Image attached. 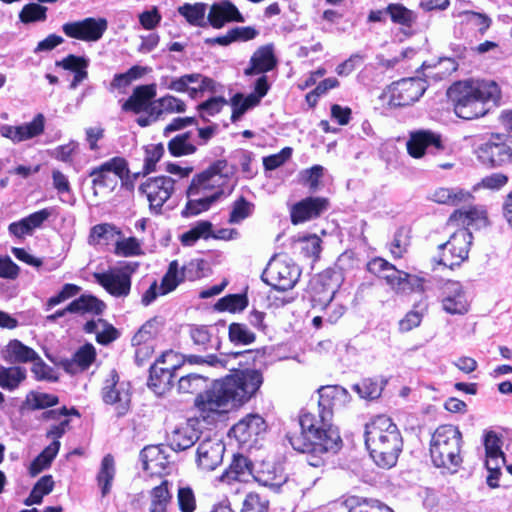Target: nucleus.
<instances>
[{"label":"nucleus","mask_w":512,"mask_h":512,"mask_svg":"<svg viewBox=\"0 0 512 512\" xmlns=\"http://www.w3.org/2000/svg\"><path fill=\"white\" fill-rule=\"evenodd\" d=\"M462 433L454 425H441L431 435L429 453L433 465L456 472L463 459Z\"/></svg>","instance_id":"nucleus-5"},{"label":"nucleus","mask_w":512,"mask_h":512,"mask_svg":"<svg viewBox=\"0 0 512 512\" xmlns=\"http://www.w3.org/2000/svg\"><path fill=\"white\" fill-rule=\"evenodd\" d=\"M488 223L487 211L483 206H472L468 209L455 210L449 217L448 225L460 228L483 227Z\"/></svg>","instance_id":"nucleus-27"},{"label":"nucleus","mask_w":512,"mask_h":512,"mask_svg":"<svg viewBox=\"0 0 512 512\" xmlns=\"http://www.w3.org/2000/svg\"><path fill=\"white\" fill-rule=\"evenodd\" d=\"M207 383V378L200 375L191 373L182 376L177 383V390L179 393L193 394L202 390Z\"/></svg>","instance_id":"nucleus-51"},{"label":"nucleus","mask_w":512,"mask_h":512,"mask_svg":"<svg viewBox=\"0 0 512 512\" xmlns=\"http://www.w3.org/2000/svg\"><path fill=\"white\" fill-rule=\"evenodd\" d=\"M212 227L213 224L210 221H198L189 230L182 233L180 241L184 246H193L200 239L207 240L212 235Z\"/></svg>","instance_id":"nucleus-43"},{"label":"nucleus","mask_w":512,"mask_h":512,"mask_svg":"<svg viewBox=\"0 0 512 512\" xmlns=\"http://www.w3.org/2000/svg\"><path fill=\"white\" fill-rule=\"evenodd\" d=\"M45 129V117L38 113L30 122L20 125L3 124L0 126V135L14 144L28 141L40 136Z\"/></svg>","instance_id":"nucleus-21"},{"label":"nucleus","mask_w":512,"mask_h":512,"mask_svg":"<svg viewBox=\"0 0 512 512\" xmlns=\"http://www.w3.org/2000/svg\"><path fill=\"white\" fill-rule=\"evenodd\" d=\"M104 308V302L92 295H81L67 306V310L70 313H89L95 315L101 314Z\"/></svg>","instance_id":"nucleus-38"},{"label":"nucleus","mask_w":512,"mask_h":512,"mask_svg":"<svg viewBox=\"0 0 512 512\" xmlns=\"http://www.w3.org/2000/svg\"><path fill=\"white\" fill-rule=\"evenodd\" d=\"M129 384L120 382L116 371L112 370L102 388V398L106 404L114 405L119 415H124L130 406Z\"/></svg>","instance_id":"nucleus-17"},{"label":"nucleus","mask_w":512,"mask_h":512,"mask_svg":"<svg viewBox=\"0 0 512 512\" xmlns=\"http://www.w3.org/2000/svg\"><path fill=\"white\" fill-rule=\"evenodd\" d=\"M157 94L156 84L140 85L134 88L132 94L124 101L121 108L125 112L148 115Z\"/></svg>","instance_id":"nucleus-24"},{"label":"nucleus","mask_w":512,"mask_h":512,"mask_svg":"<svg viewBox=\"0 0 512 512\" xmlns=\"http://www.w3.org/2000/svg\"><path fill=\"white\" fill-rule=\"evenodd\" d=\"M187 198L188 201L182 210V215L184 217L196 216L202 212L207 211L212 204L215 202L211 201L212 196L209 198L201 197V196H192L189 194V190H187Z\"/></svg>","instance_id":"nucleus-53"},{"label":"nucleus","mask_w":512,"mask_h":512,"mask_svg":"<svg viewBox=\"0 0 512 512\" xmlns=\"http://www.w3.org/2000/svg\"><path fill=\"white\" fill-rule=\"evenodd\" d=\"M253 479L260 485L275 491H292L295 486L294 480L288 479L280 469L267 463H262L258 469L254 470Z\"/></svg>","instance_id":"nucleus-23"},{"label":"nucleus","mask_w":512,"mask_h":512,"mask_svg":"<svg viewBox=\"0 0 512 512\" xmlns=\"http://www.w3.org/2000/svg\"><path fill=\"white\" fill-rule=\"evenodd\" d=\"M139 192L146 197L150 210L159 214L175 192V180L165 175L148 177L140 184Z\"/></svg>","instance_id":"nucleus-10"},{"label":"nucleus","mask_w":512,"mask_h":512,"mask_svg":"<svg viewBox=\"0 0 512 512\" xmlns=\"http://www.w3.org/2000/svg\"><path fill=\"white\" fill-rule=\"evenodd\" d=\"M161 323L157 318H153L144 323L132 338L134 346H140L150 342L159 332Z\"/></svg>","instance_id":"nucleus-55"},{"label":"nucleus","mask_w":512,"mask_h":512,"mask_svg":"<svg viewBox=\"0 0 512 512\" xmlns=\"http://www.w3.org/2000/svg\"><path fill=\"white\" fill-rule=\"evenodd\" d=\"M186 103L171 94H166L155 101L148 115H139L136 123L141 127H148L158 121L163 114H181L186 111Z\"/></svg>","instance_id":"nucleus-19"},{"label":"nucleus","mask_w":512,"mask_h":512,"mask_svg":"<svg viewBox=\"0 0 512 512\" xmlns=\"http://www.w3.org/2000/svg\"><path fill=\"white\" fill-rule=\"evenodd\" d=\"M226 168L225 161H217L205 171L195 175L187 189L189 194L207 198L212 196L213 202H217L222 196L229 195L234 184Z\"/></svg>","instance_id":"nucleus-6"},{"label":"nucleus","mask_w":512,"mask_h":512,"mask_svg":"<svg viewBox=\"0 0 512 512\" xmlns=\"http://www.w3.org/2000/svg\"><path fill=\"white\" fill-rule=\"evenodd\" d=\"M410 232L407 228L398 229L390 243V252L394 258H401L410 246Z\"/></svg>","instance_id":"nucleus-56"},{"label":"nucleus","mask_w":512,"mask_h":512,"mask_svg":"<svg viewBox=\"0 0 512 512\" xmlns=\"http://www.w3.org/2000/svg\"><path fill=\"white\" fill-rule=\"evenodd\" d=\"M443 310L451 315H465L470 309V300L462 283L447 281L442 289Z\"/></svg>","instance_id":"nucleus-20"},{"label":"nucleus","mask_w":512,"mask_h":512,"mask_svg":"<svg viewBox=\"0 0 512 512\" xmlns=\"http://www.w3.org/2000/svg\"><path fill=\"white\" fill-rule=\"evenodd\" d=\"M172 495L169 490V482L162 481L160 485L150 491L149 512H167Z\"/></svg>","instance_id":"nucleus-41"},{"label":"nucleus","mask_w":512,"mask_h":512,"mask_svg":"<svg viewBox=\"0 0 512 512\" xmlns=\"http://www.w3.org/2000/svg\"><path fill=\"white\" fill-rule=\"evenodd\" d=\"M206 9L207 5L202 2L194 4L184 3L177 8V12L184 17L190 25L202 27L205 25Z\"/></svg>","instance_id":"nucleus-42"},{"label":"nucleus","mask_w":512,"mask_h":512,"mask_svg":"<svg viewBox=\"0 0 512 512\" xmlns=\"http://www.w3.org/2000/svg\"><path fill=\"white\" fill-rule=\"evenodd\" d=\"M176 359L177 354L174 351H166L150 368L148 386L156 395H163L171 388L174 372L179 368V365L174 363Z\"/></svg>","instance_id":"nucleus-13"},{"label":"nucleus","mask_w":512,"mask_h":512,"mask_svg":"<svg viewBox=\"0 0 512 512\" xmlns=\"http://www.w3.org/2000/svg\"><path fill=\"white\" fill-rule=\"evenodd\" d=\"M60 449L59 441H52L30 464L29 473L31 476H36L43 470L50 467L52 461L57 456Z\"/></svg>","instance_id":"nucleus-40"},{"label":"nucleus","mask_w":512,"mask_h":512,"mask_svg":"<svg viewBox=\"0 0 512 512\" xmlns=\"http://www.w3.org/2000/svg\"><path fill=\"white\" fill-rule=\"evenodd\" d=\"M189 138L190 134L184 133L171 139L168 143V150L171 155L181 157L193 154L196 151V147L189 141Z\"/></svg>","instance_id":"nucleus-54"},{"label":"nucleus","mask_w":512,"mask_h":512,"mask_svg":"<svg viewBox=\"0 0 512 512\" xmlns=\"http://www.w3.org/2000/svg\"><path fill=\"white\" fill-rule=\"evenodd\" d=\"M365 445L375 464L389 469L396 465L403 439L391 418L379 415L365 425Z\"/></svg>","instance_id":"nucleus-4"},{"label":"nucleus","mask_w":512,"mask_h":512,"mask_svg":"<svg viewBox=\"0 0 512 512\" xmlns=\"http://www.w3.org/2000/svg\"><path fill=\"white\" fill-rule=\"evenodd\" d=\"M269 501L257 493H249L243 501L242 512H268Z\"/></svg>","instance_id":"nucleus-63"},{"label":"nucleus","mask_w":512,"mask_h":512,"mask_svg":"<svg viewBox=\"0 0 512 512\" xmlns=\"http://www.w3.org/2000/svg\"><path fill=\"white\" fill-rule=\"evenodd\" d=\"M427 89V83L421 78H404L388 87L389 105L408 106L420 99Z\"/></svg>","instance_id":"nucleus-15"},{"label":"nucleus","mask_w":512,"mask_h":512,"mask_svg":"<svg viewBox=\"0 0 512 512\" xmlns=\"http://www.w3.org/2000/svg\"><path fill=\"white\" fill-rule=\"evenodd\" d=\"M336 289L330 285H321L313 287V294L311 298L312 306L314 308L326 309L332 303L335 296Z\"/></svg>","instance_id":"nucleus-58"},{"label":"nucleus","mask_w":512,"mask_h":512,"mask_svg":"<svg viewBox=\"0 0 512 512\" xmlns=\"http://www.w3.org/2000/svg\"><path fill=\"white\" fill-rule=\"evenodd\" d=\"M53 486L54 481L52 479V476L46 475L41 477L33 487L25 503L27 505L41 503L43 497L52 491Z\"/></svg>","instance_id":"nucleus-57"},{"label":"nucleus","mask_w":512,"mask_h":512,"mask_svg":"<svg viewBox=\"0 0 512 512\" xmlns=\"http://www.w3.org/2000/svg\"><path fill=\"white\" fill-rule=\"evenodd\" d=\"M478 158L491 167H501L512 163V149L503 142L500 135H492L490 140L478 148Z\"/></svg>","instance_id":"nucleus-18"},{"label":"nucleus","mask_w":512,"mask_h":512,"mask_svg":"<svg viewBox=\"0 0 512 512\" xmlns=\"http://www.w3.org/2000/svg\"><path fill=\"white\" fill-rule=\"evenodd\" d=\"M58 403L55 395L47 393L30 392L26 397V404L31 409H44Z\"/></svg>","instance_id":"nucleus-61"},{"label":"nucleus","mask_w":512,"mask_h":512,"mask_svg":"<svg viewBox=\"0 0 512 512\" xmlns=\"http://www.w3.org/2000/svg\"><path fill=\"white\" fill-rule=\"evenodd\" d=\"M75 414L78 415L77 411L75 409H72L71 412H68L66 408H63L61 410H51L48 412V414L55 418L59 419V423L52 425L49 430L46 433L47 438L53 439V441H59V438H61L65 432L67 431L69 427V420L66 418V416L69 414Z\"/></svg>","instance_id":"nucleus-48"},{"label":"nucleus","mask_w":512,"mask_h":512,"mask_svg":"<svg viewBox=\"0 0 512 512\" xmlns=\"http://www.w3.org/2000/svg\"><path fill=\"white\" fill-rule=\"evenodd\" d=\"M119 236H121V231L116 226L109 223L98 224L91 228L89 243L108 245L112 242L116 243Z\"/></svg>","instance_id":"nucleus-39"},{"label":"nucleus","mask_w":512,"mask_h":512,"mask_svg":"<svg viewBox=\"0 0 512 512\" xmlns=\"http://www.w3.org/2000/svg\"><path fill=\"white\" fill-rule=\"evenodd\" d=\"M115 476V463L113 457L108 454L104 456L97 476L98 484L101 487L103 496H106L111 489V483Z\"/></svg>","instance_id":"nucleus-47"},{"label":"nucleus","mask_w":512,"mask_h":512,"mask_svg":"<svg viewBox=\"0 0 512 512\" xmlns=\"http://www.w3.org/2000/svg\"><path fill=\"white\" fill-rule=\"evenodd\" d=\"M254 205L241 197L237 199L233 205L229 215V223L239 224L246 218H248L253 212Z\"/></svg>","instance_id":"nucleus-60"},{"label":"nucleus","mask_w":512,"mask_h":512,"mask_svg":"<svg viewBox=\"0 0 512 512\" xmlns=\"http://www.w3.org/2000/svg\"><path fill=\"white\" fill-rule=\"evenodd\" d=\"M107 28L108 21L105 18L87 17L63 24L62 31L69 38L84 42H97L103 37Z\"/></svg>","instance_id":"nucleus-16"},{"label":"nucleus","mask_w":512,"mask_h":512,"mask_svg":"<svg viewBox=\"0 0 512 512\" xmlns=\"http://www.w3.org/2000/svg\"><path fill=\"white\" fill-rule=\"evenodd\" d=\"M262 373L246 369L215 381L195 398V407L204 420H214L232 408L247 402L260 388Z\"/></svg>","instance_id":"nucleus-2"},{"label":"nucleus","mask_w":512,"mask_h":512,"mask_svg":"<svg viewBox=\"0 0 512 512\" xmlns=\"http://www.w3.org/2000/svg\"><path fill=\"white\" fill-rule=\"evenodd\" d=\"M160 84L163 88L177 93H188L192 99L197 98L199 93L216 90V83L199 73L185 74L180 77L163 76Z\"/></svg>","instance_id":"nucleus-11"},{"label":"nucleus","mask_w":512,"mask_h":512,"mask_svg":"<svg viewBox=\"0 0 512 512\" xmlns=\"http://www.w3.org/2000/svg\"><path fill=\"white\" fill-rule=\"evenodd\" d=\"M259 103H252L250 95L236 94L231 99L232 121H237L248 109L257 106Z\"/></svg>","instance_id":"nucleus-62"},{"label":"nucleus","mask_w":512,"mask_h":512,"mask_svg":"<svg viewBox=\"0 0 512 512\" xmlns=\"http://www.w3.org/2000/svg\"><path fill=\"white\" fill-rule=\"evenodd\" d=\"M473 195L460 188H438L432 195V200L439 204L457 206L462 203H469Z\"/></svg>","instance_id":"nucleus-36"},{"label":"nucleus","mask_w":512,"mask_h":512,"mask_svg":"<svg viewBox=\"0 0 512 512\" xmlns=\"http://www.w3.org/2000/svg\"><path fill=\"white\" fill-rule=\"evenodd\" d=\"M87 333H93L100 344H109L119 336L118 331L103 319L91 320L84 325Z\"/></svg>","instance_id":"nucleus-37"},{"label":"nucleus","mask_w":512,"mask_h":512,"mask_svg":"<svg viewBox=\"0 0 512 512\" xmlns=\"http://www.w3.org/2000/svg\"><path fill=\"white\" fill-rule=\"evenodd\" d=\"M26 378V369L20 366H0V387L7 390L16 389Z\"/></svg>","instance_id":"nucleus-45"},{"label":"nucleus","mask_w":512,"mask_h":512,"mask_svg":"<svg viewBox=\"0 0 512 512\" xmlns=\"http://www.w3.org/2000/svg\"><path fill=\"white\" fill-rule=\"evenodd\" d=\"M3 358L10 363H27L38 358V354L19 340H12L4 349Z\"/></svg>","instance_id":"nucleus-35"},{"label":"nucleus","mask_w":512,"mask_h":512,"mask_svg":"<svg viewBox=\"0 0 512 512\" xmlns=\"http://www.w3.org/2000/svg\"><path fill=\"white\" fill-rule=\"evenodd\" d=\"M386 283L396 292H405L407 290L421 289L422 280L416 276L400 271L392 264L381 276Z\"/></svg>","instance_id":"nucleus-29"},{"label":"nucleus","mask_w":512,"mask_h":512,"mask_svg":"<svg viewBox=\"0 0 512 512\" xmlns=\"http://www.w3.org/2000/svg\"><path fill=\"white\" fill-rule=\"evenodd\" d=\"M447 93L456 115L466 120L486 115L490 104L498 105L501 98L500 88L494 81L474 79L454 83Z\"/></svg>","instance_id":"nucleus-3"},{"label":"nucleus","mask_w":512,"mask_h":512,"mask_svg":"<svg viewBox=\"0 0 512 512\" xmlns=\"http://www.w3.org/2000/svg\"><path fill=\"white\" fill-rule=\"evenodd\" d=\"M471 243V232L465 228H459L446 243L439 246L441 256L438 263L449 268L459 266L468 258Z\"/></svg>","instance_id":"nucleus-12"},{"label":"nucleus","mask_w":512,"mask_h":512,"mask_svg":"<svg viewBox=\"0 0 512 512\" xmlns=\"http://www.w3.org/2000/svg\"><path fill=\"white\" fill-rule=\"evenodd\" d=\"M128 174V163L122 157H113L93 168L89 176L92 178L94 194L98 195L99 191L104 189L113 190L118 184V179L124 180Z\"/></svg>","instance_id":"nucleus-8"},{"label":"nucleus","mask_w":512,"mask_h":512,"mask_svg":"<svg viewBox=\"0 0 512 512\" xmlns=\"http://www.w3.org/2000/svg\"><path fill=\"white\" fill-rule=\"evenodd\" d=\"M228 335L229 340L236 345H250L256 340L255 333L243 323H231Z\"/></svg>","instance_id":"nucleus-50"},{"label":"nucleus","mask_w":512,"mask_h":512,"mask_svg":"<svg viewBox=\"0 0 512 512\" xmlns=\"http://www.w3.org/2000/svg\"><path fill=\"white\" fill-rule=\"evenodd\" d=\"M277 65L272 44L260 46L251 56L248 67L244 70L247 76L264 74L273 70Z\"/></svg>","instance_id":"nucleus-28"},{"label":"nucleus","mask_w":512,"mask_h":512,"mask_svg":"<svg viewBox=\"0 0 512 512\" xmlns=\"http://www.w3.org/2000/svg\"><path fill=\"white\" fill-rule=\"evenodd\" d=\"M266 429L267 425L263 417L258 414H249L233 425L229 434L236 439L242 449L249 450L257 445Z\"/></svg>","instance_id":"nucleus-14"},{"label":"nucleus","mask_w":512,"mask_h":512,"mask_svg":"<svg viewBox=\"0 0 512 512\" xmlns=\"http://www.w3.org/2000/svg\"><path fill=\"white\" fill-rule=\"evenodd\" d=\"M386 12L393 23L405 27H412L417 19V15L414 11L399 3L389 4L386 8Z\"/></svg>","instance_id":"nucleus-46"},{"label":"nucleus","mask_w":512,"mask_h":512,"mask_svg":"<svg viewBox=\"0 0 512 512\" xmlns=\"http://www.w3.org/2000/svg\"><path fill=\"white\" fill-rule=\"evenodd\" d=\"M406 146L408 154L413 158H421L429 147L442 148L440 136L430 131L412 133Z\"/></svg>","instance_id":"nucleus-30"},{"label":"nucleus","mask_w":512,"mask_h":512,"mask_svg":"<svg viewBox=\"0 0 512 512\" xmlns=\"http://www.w3.org/2000/svg\"><path fill=\"white\" fill-rule=\"evenodd\" d=\"M96 358V351L92 344L80 347L71 359L61 362L64 370L70 374H77L89 368Z\"/></svg>","instance_id":"nucleus-33"},{"label":"nucleus","mask_w":512,"mask_h":512,"mask_svg":"<svg viewBox=\"0 0 512 512\" xmlns=\"http://www.w3.org/2000/svg\"><path fill=\"white\" fill-rule=\"evenodd\" d=\"M224 443L217 437H206L200 441L196 451L198 466L206 471L216 469L223 461Z\"/></svg>","instance_id":"nucleus-22"},{"label":"nucleus","mask_w":512,"mask_h":512,"mask_svg":"<svg viewBox=\"0 0 512 512\" xmlns=\"http://www.w3.org/2000/svg\"><path fill=\"white\" fill-rule=\"evenodd\" d=\"M137 262H125L102 273H95L96 282L109 294L117 298H125L131 290V277L137 271Z\"/></svg>","instance_id":"nucleus-7"},{"label":"nucleus","mask_w":512,"mask_h":512,"mask_svg":"<svg viewBox=\"0 0 512 512\" xmlns=\"http://www.w3.org/2000/svg\"><path fill=\"white\" fill-rule=\"evenodd\" d=\"M140 458L143 469L151 475L162 474L169 464L163 448L156 445L145 447L140 453Z\"/></svg>","instance_id":"nucleus-32"},{"label":"nucleus","mask_w":512,"mask_h":512,"mask_svg":"<svg viewBox=\"0 0 512 512\" xmlns=\"http://www.w3.org/2000/svg\"><path fill=\"white\" fill-rule=\"evenodd\" d=\"M199 439L198 431L193 421H186L176 426L168 434V442L173 450H185Z\"/></svg>","instance_id":"nucleus-31"},{"label":"nucleus","mask_w":512,"mask_h":512,"mask_svg":"<svg viewBox=\"0 0 512 512\" xmlns=\"http://www.w3.org/2000/svg\"><path fill=\"white\" fill-rule=\"evenodd\" d=\"M183 280L178 262L176 260L172 261L169 264L166 274L162 278L159 286V294H168L172 292Z\"/></svg>","instance_id":"nucleus-49"},{"label":"nucleus","mask_w":512,"mask_h":512,"mask_svg":"<svg viewBox=\"0 0 512 512\" xmlns=\"http://www.w3.org/2000/svg\"><path fill=\"white\" fill-rule=\"evenodd\" d=\"M47 8L37 3H30L23 7L20 12V19L24 23L41 21L46 18Z\"/></svg>","instance_id":"nucleus-64"},{"label":"nucleus","mask_w":512,"mask_h":512,"mask_svg":"<svg viewBox=\"0 0 512 512\" xmlns=\"http://www.w3.org/2000/svg\"><path fill=\"white\" fill-rule=\"evenodd\" d=\"M254 475L251 462L243 455H236L229 468L222 474L221 481L231 484L234 481L248 482Z\"/></svg>","instance_id":"nucleus-34"},{"label":"nucleus","mask_w":512,"mask_h":512,"mask_svg":"<svg viewBox=\"0 0 512 512\" xmlns=\"http://www.w3.org/2000/svg\"><path fill=\"white\" fill-rule=\"evenodd\" d=\"M299 267L286 256L273 257L267 265L263 276L278 290H288L295 286L300 277Z\"/></svg>","instance_id":"nucleus-9"},{"label":"nucleus","mask_w":512,"mask_h":512,"mask_svg":"<svg viewBox=\"0 0 512 512\" xmlns=\"http://www.w3.org/2000/svg\"><path fill=\"white\" fill-rule=\"evenodd\" d=\"M190 338L199 350L218 348L219 343L214 341L211 328L206 325H191L189 328Z\"/></svg>","instance_id":"nucleus-44"},{"label":"nucleus","mask_w":512,"mask_h":512,"mask_svg":"<svg viewBox=\"0 0 512 512\" xmlns=\"http://www.w3.org/2000/svg\"><path fill=\"white\" fill-rule=\"evenodd\" d=\"M207 20L215 29L223 28L227 23L245 21L239 9L229 0H220L210 6Z\"/></svg>","instance_id":"nucleus-25"},{"label":"nucleus","mask_w":512,"mask_h":512,"mask_svg":"<svg viewBox=\"0 0 512 512\" xmlns=\"http://www.w3.org/2000/svg\"><path fill=\"white\" fill-rule=\"evenodd\" d=\"M316 412L302 411L299 415V434H289L294 450L307 454L312 467L324 465L328 454L336 453L342 444L338 429L332 424L333 407L347 397V390L338 385L323 386L318 390Z\"/></svg>","instance_id":"nucleus-1"},{"label":"nucleus","mask_w":512,"mask_h":512,"mask_svg":"<svg viewBox=\"0 0 512 512\" xmlns=\"http://www.w3.org/2000/svg\"><path fill=\"white\" fill-rule=\"evenodd\" d=\"M114 253L122 257L141 255L142 243L135 237L121 238L119 236L115 243Z\"/></svg>","instance_id":"nucleus-52"},{"label":"nucleus","mask_w":512,"mask_h":512,"mask_svg":"<svg viewBox=\"0 0 512 512\" xmlns=\"http://www.w3.org/2000/svg\"><path fill=\"white\" fill-rule=\"evenodd\" d=\"M248 302L244 295L230 294L218 300L215 308L218 311H229L232 313L242 311L246 308Z\"/></svg>","instance_id":"nucleus-59"},{"label":"nucleus","mask_w":512,"mask_h":512,"mask_svg":"<svg viewBox=\"0 0 512 512\" xmlns=\"http://www.w3.org/2000/svg\"><path fill=\"white\" fill-rule=\"evenodd\" d=\"M328 207V201L322 197H307L291 207V222L295 225L319 217Z\"/></svg>","instance_id":"nucleus-26"}]
</instances>
